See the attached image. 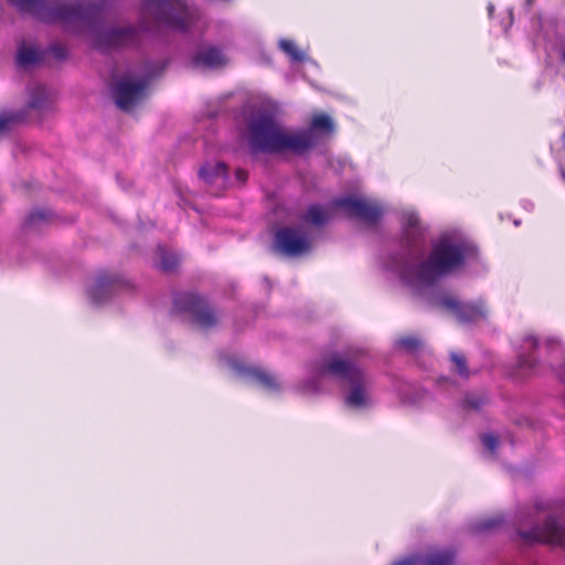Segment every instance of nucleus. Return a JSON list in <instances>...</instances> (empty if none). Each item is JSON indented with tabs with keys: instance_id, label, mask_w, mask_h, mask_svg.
<instances>
[{
	"instance_id": "obj_1",
	"label": "nucleus",
	"mask_w": 565,
	"mask_h": 565,
	"mask_svg": "<svg viewBox=\"0 0 565 565\" xmlns=\"http://www.w3.org/2000/svg\"><path fill=\"white\" fill-rule=\"evenodd\" d=\"M385 267L406 285L423 292L441 279L457 275L468 267L486 271L487 265L477 244L459 228H446L430 242L426 255L391 256Z\"/></svg>"
},
{
	"instance_id": "obj_2",
	"label": "nucleus",
	"mask_w": 565,
	"mask_h": 565,
	"mask_svg": "<svg viewBox=\"0 0 565 565\" xmlns=\"http://www.w3.org/2000/svg\"><path fill=\"white\" fill-rule=\"evenodd\" d=\"M15 7L22 13L46 23H60L72 32L89 33L93 45L109 52L124 46L135 45L139 41V31L135 26H104L98 20L115 0L97 2L63 0H0Z\"/></svg>"
},
{
	"instance_id": "obj_3",
	"label": "nucleus",
	"mask_w": 565,
	"mask_h": 565,
	"mask_svg": "<svg viewBox=\"0 0 565 565\" xmlns=\"http://www.w3.org/2000/svg\"><path fill=\"white\" fill-rule=\"evenodd\" d=\"M337 384L344 405L354 411L372 407V382L361 364L351 355L334 354L308 365L307 375L296 391L307 397L327 394Z\"/></svg>"
},
{
	"instance_id": "obj_4",
	"label": "nucleus",
	"mask_w": 565,
	"mask_h": 565,
	"mask_svg": "<svg viewBox=\"0 0 565 565\" xmlns=\"http://www.w3.org/2000/svg\"><path fill=\"white\" fill-rule=\"evenodd\" d=\"M333 121L326 114L313 115L309 128H289L268 109L254 111L246 126L247 142L253 152L302 154L333 131Z\"/></svg>"
},
{
	"instance_id": "obj_5",
	"label": "nucleus",
	"mask_w": 565,
	"mask_h": 565,
	"mask_svg": "<svg viewBox=\"0 0 565 565\" xmlns=\"http://www.w3.org/2000/svg\"><path fill=\"white\" fill-rule=\"evenodd\" d=\"M166 65L161 61L146 62L139 70H129L115 77L111 95L116 106L124 111H132L146 99L150 82Z\"/></svg>"
},
{
	"instance_id": "obj_6",
	"label": "nucleus",
	"mask_w": 565,
	"mask_h": 565,
	"mask_svg": "<svg viewBox=\"0 0 565 565\" xmlns=\"http://www.w3.org/2000/svg\"><path fill=\"white\" fill-rule=\"evenodd\" d=\"M518 535L525 544L543 543L565 547V519L559 513L543 511L537 505L533 514L520 520Z\"/></svg>"
},
{
	"instance_id": "obj_7",
	"label": "nucleus",
	"mask_w": 565,
	"mask_h": 565,
	"mask_svg": "<svg viewBox=\"0 0 565 565\" xmlns=\"http://www.w3.org/2000/svg\"><path fill=\"white\" fill-rule=\"evenodd\" d=\"M429 303L465 326L486 322L490 316L488 301L483 297L461 300L451 292L436 290L430 295Z\"/></svg>"
},
{
	"instance_id": "obj_8",
	"label": "nucleus",
	"mask_w": 565,
	"mask_h": 565,
	"mask_svg": "<svg viewBox=\"0 0 565 565\" xmlns=\"http://www.w3.org/2000/svg\"><path fill=\"white\" fill-rule=\"evenodd\" d=\"M145 4L159 26L186 31L200 18L199 10L185 0H145Z\"/></svg>"
},
{
	"instance_id": "obj_9",
	"label": "nucleus",
	"mask_w": 565,
	"mask_h": 565,
	"mask_svg": "<svg viewBox=\"0 0 565 565\" xmlns=\"http://www.w3.org/2000/svg\"><path fill=\"white\" fill-rule=\"evenodd\" d=\"M562 339L556 334L540 335L533 330H526L514 341L518 352V365L524 372H534L540 364L536 351L544 347L548 351L557 350Z\"/></svg>"
},
{
	"instance_id": "obj_10",
	"label": "nucleus",
	"mask_w": 565,
	"mask_h": 565,
	"mask_svg": "<svg viewBox=\"0 0 565 565\" xmlns=\"http://www.w3.org/2000/svg\"><path fill=\"white\" fill-rule=\"evenodd\" d=\"M172 310L201 329H209L217 322V317L206 300L192 292L175 294Z\"/></svg>"
},
{
	"instance_id": "obj_11",
	"label": "nucleus",
	"mask_w": 565,
	"mask_h": 565,
	"mask_svg": "<svg viewBox=\"0 0 565 565\" xmlns=\"http://www.w3.org/2000/svg\"><path fill=\"white\" fill-rule=\"evenodd\" d=\"M221 360L246 383L266 393L278 394L284 391V385L279 379L265 369L246 364L242 359L235 355L222 354Z\"/></svg>"
},
{
	"instance_id": "obj_12",
	"label": "nucleus",
	"mask_w": 565,
	"mask_h": 565,
	"mask_svg": "<svg viewBox=\"0 0 565 565\" xmlns=\"http://www.w3.org/2000/svg\"><path fill=\"white\" fill-rule=\"evenodd\" d=\"M332 205L367 225L376 224L386 211L383 202L355 195L335 199Z\"/></svg>"
},
{
	"instance_id": "obj_13",
	"label": "nucleus",
	"mask_w": 565,
	"mask_h": 565,
	"mask_svg": "<svg viewBox=\"0 0 565 565\" xmlns=\"http://www.w3.org/2000/svg\"><path fill=\"white\" fill-rule=\"evenodd\" d=\"M312 235L303 225L285 226L275 233L274 248L289 257L308 253L312 247Z\"/></svg>"
},
{
	"instance_id": "obj_14",
	"label": "nucleus",
	"mask_w": 565,
	"mask_h": 565,
	"mask_svg": "<svg viewBox=\"0 0 565 565\" xmlns=\"http://www.w3.org/2000/svg\"><path fill=\"white\" fill-rule=\"evenodd\" d=\"M399 241L406 248H417L426 241L427 226L414 207H403L398 213Z\"/></svg>"
},
{
	"instance_id": "obj_15",
	"label": "nucleus",
	"mask_w": 565,
	"mask_h": 565,
	"mask_svg": "<svg viewBox=\"0 0 565 565\" xmlns=\"http://www.w3.org/2000/svg\"><path fill=\"white\" fill-rule=\"evenodd\" d=\"M124 285V280L118 275L99 273L88 281L86 295L94 306H99L109 300Z\"/></svg>"
},
{
	"instance_id": "obj_16",
	"label": "nucleus",
	"mask_w": 565,
	"mask_h": 565,
	"mask_svg": "<svg viewBox=\"0 0 565 565\" xmlns=\"http://www.w3.org/2000/svg\"><path fill=\"white\" fill-rule=\"evenodd\" d=\"M193 65L201 70H217L228 63L227 55L215 45L200 47L193 56Z\"/></svg>"
},
{
	"instance_id": "obj_17",
	"label": "nucleus",
	"mask_w": 565,
	"mask_h": 565,
	"mask_svg": "<svg viewBox=\"0 0 565 565\" xmlns=\"http://www.w3.org/2000/svg\"><path fill=\"white\" fill-rule=\"evenodd\" d=\"M454 553L449 550L433 551L425 555L413 554L394 562L392 565H451Z\"/></svg>"
},
{
	"instance_id": "obj_18",
	"label": "nucleus",
	"mask_w": 565,
	"mask_h": 565,
	"mask_svg": "<svg viewBox=\"0 0 565 565\" xmlns=\"http://www.w3.org/2000/svg\"><path fill=\"white\" fill-rule=\"evenodd\" d=\"M199 175L216 191L225 189L228 184V170L223 162H206L201 167Z\"/></svg>"
},
{
	"instance_id": "obj_19",
	"label": "nucleus",
	"mask_w": 565,
	"mask_h": 565,
	"mask_svg": "<svg viewBox=\"0 0 565 565\" xmlns=\"http://www.w3.org/2000/svg\"><path fill=\"white\" fill-rule=\"evenodd\" d=\"M396 393L401 403L414 407H424L430 399V394L428 391L420 387H415L408 383L397 386Z\"/></svg>"
},
{
	"instance_id": "obj_20",
	"label": "nucleus",
	"mask_w": 565,
	"mask_h": 565,
	"mask_svg": "<svg viewBox=\"0 0 565 565\" xmlns=\"http://www.w3.org/2000/svg\"><path fill=\"white\" fill-rule=\"evenodd\" d=\"M45 61L44 50L22 43L18 47L15 62L19 67L29 68Z\"/></svg>"
},
{
	"instance_id": "obj_21",
	"label": "nucleus",
	"mask_w": 565,
	"mask_h": 565,
	"mask_svg": "<svg viewBox=\"0 0 565 565\" xmlns=\"http://www.w3.org/2000/svg\"><path fill=\"white\" fill-rule=\"evenodd\" d=\"M278 49L289 58L290 63H312L313 61L308 56L307 52L300 49L297 43L291 39H280L278 41Z\"/></svg>"
},
{
	"instance_id": "obj_22",
	"label": "nucleus",
	"mask_w": 565,
	"mask_h": 565,
	"mask_svg": "<svg viewBox=\"0 0 565 565\" xmlns=\"http://www.w3.org/2000/svg\"><path fill=\"white\" fill-rule=\"evenodd\" d=\"M551 47L557 54L559 63L565 66V21L555 25L553 35H544Z\"/></svg>"
},
{
	"instance_id": "obj_23",
	"label": "nucleus",
	"mask_w": 565,
	"mask_h": 565,
	"mask_svg": "<svg viewBox=\"0 0 565 565\" xmlns=\"http://www.w3.org/2000/svg\"><path fill=\"white\" fill-rule=\"evenodd\" d=\"M52 100V94L41 84H34L29 88L28 105L32 109L42 110Z\"/></svg>"
},
{
	"instance_id": "obj_24",
	"label": "nucleus",
	"mask_w": 565,
	"mask_h": 565,
	"mask_svg": "<svg viewBox=\"0 0 565 565\" xmlns=\"http://www.w3.org/2000/svg\"><path fill=\"white\" fill-rule=\"evenodd\" d=\"M157 266L167 273L175 269L180 263V257L174 252L161 245L157 248Z\"/></svg>"
},
{
	"instance_id": "obj_25",
	"label": "nucleus",
	"mask_w": 565,
	"mask_h": 565,
	"mask_svg": "<svg viewBox=\"0 0 565 565\" xmlns=\"http://www.w3.org/2000/svg\"><path fill=\"white\" fill-rule=\"evenodd\" d=\"M51 214V211L43 209L32 211L23 222V230L25 232L40 230L43 224L50 221Z\"/></svg>"
},
{
	"instance_id": "obj_26",
	"label": "nucleus",
	"mask_w": 565,
	"mask_h": 565,
	"mask_svg": "<svg viewBox=\"0 0 565 565\" xmlns=\"http://www.w3.org/2000/svg\"><path fill=\"white\" fill-rule=\"evenodd\" d=\"M329 220L327 210L318 204L310 205L303 216V221L308 224L321 226Z\"/></svg>"
},
{
	"instance_id": "obj_27",
	"label": "nucleus",
	"mask_w": 565,
	"mask_h": 565,
	"mask_svg": "<svg viewBox=\"0 0 565 565\" xmlns=\"http://www.w3.org/2000/svg\"><path fill=\"white\" fill-rule=\"evenodd\" d=\"M395 347L397 350L404 351L411 354H417L424 351L423 341L415 335H406L396 340Z\"/></svg>"
},
{
	"instance_id": "obj_28",
	"label": "nucleus",
	"mask_w": 565,
	"mask_h": 565,
	"mask_svg": "<svg viewBox=\"0 0 565 565\" xmlns=\"http://www.w3.org/2000/svg\"><path fill=\"white\" fill-rule=\"evenodd\" d=\"M488 403V396L483 392H470L466 394L461 407L467 412L479 411Z\"/></svg>"
},
{
	"instance_id": "obj_29",
	"label": "nucleus",
	"mask_w": 565,
	"mask_h": 565,
	"mask_svg": "<svg viewBox=\"0 0 565 565\" xmlns=\"http://www.w3.org/2000/svg\"><path fill=\"white\" fill-rule=\"evenodd\" d=\"M450 360L454 364L455 372L462 379H467L469 376V370L466 364V359L461 353L452 352L450 354Z\"/></svg>"
},
{
	"instance_id": "obj_30",
	"label": "nucleus",
	"mask_w": 565,
	"mask_h": 565,
	"mask_svg": "<svg viewBox=\"0 0 565 565\" xmlns=\"http://www.w3.org/2000/svg\"><path fill=\"white\" fill-rule=\"evenodd\" d=\"M483 448L490 456H495L497 449L501 446L502 441L492 433H486L481 436Z\"/></svg>"
},
{
	"instance_id": "obj_31",
	"label": "nucleus",
	"mask_w": 565,
	"mask_h": 565,
	"mask_svg": "<svg viewBox=\"0 0 565 565\" xmlns=\"http://www.w3.org/2000/svg\"><path fill=\"white\" fill-rule=\"evenodd\" d=\"M501 522H502V518L499 515L486 518V519L478 521L475 524V531H477V532L491 531V530L495 529L498 525H500Z\"/></svg>"
},
{
	"instance_id": "obj_32",
	"label": "nucleus",
	"mask_w": 565,
	"mask_h": 565,
	"mask_svg": "<svg viewBox=\"0 0 565 565\" xmlns=\"http://www.w3.org/2000/svg\"><path fill=\"white\" fill-rule=\"evenodd\" d=\"M46 54H52L56 61H64L67 57V50L60 43H53L50 47L44 51Z\"/></svg>"
},
{
	"instance_id": "obj_33",
	"label": "nucleus",
	"mask_w": 565,
	"mask_h": 565,
	"mask_svg": "<svg viewBox=\"0 0 565 565\" xmlns=\"http://www.w3.org/2000/svg\"><path fill=\"white\" fill-rule=\"evenodd\" d=\"M11 120H12L11 116L0 115V134L3 132L9 127V122Z\"/></svg>"
},
{
	"instance_id": "obj_34",
	"label": "nucleus",
	"mask_w": 565,
	"mask_h": 565,
	"mask_svg": "<svg viewBox=\"0 0 565 565\" xmlns=\"http://www.w3.org/2000/svg\"><path fill=\"white\" fill-rule=\"evenodd\" d=\"M238 183L243 184L247 180V173L243 169H237L235 173Z\"/></svg>"
},
{
	"instance_id": "obj_35",
	"label": "nucleus",
	"mask_w": 565,
	"mask_h": 565,
	"mask_svg": "<svg viewBox=\"0 0 565 565\" xmlns=\"http://www.w3.org/2000/svg\"><path fill=\"white\" fill-rule=\"evenodd\" d=\"M558 377L565 384V359L558 370Z\"/></svg>"
},
{
	"instance_id": "obj_36",
	"label": "nucleus",
	"mask_w": 565,
	"mask_h": 565,
	"mask_svg": "<svg viewBox=\"0 0 565 565\" xmlns=\"http://www.w3.org/2000/svg\"><path fill=\"white\" fill-rule=\"evenodd\" d=\"M450 384H452V382H451V381H449L448 379H445V377H443V379H440V380L438 381V385H439V386H446V385H450Z\"/></svg>"
},
{
	"instance_id": "obj_37",
	"label": "nucleus",
	"mask_w": 565,
	"mask_h": 565,
	"mask_svg": "<svg viewBox=\"0 0 565 565\" xmlns=\"http://www.w3.org/2000/svg\"><path fill=\"white\" fill-rule=\"evenodd\" d=\"M493 10H494V7H493V4H491V3H490V4L488 6V13H489V17H491V15H492Z\"/></svg>"
},
{
	"instance_id": "obj_38",
	"label": "nucleus",
	"mask_w": 565,
	"mask_h": 565,
	"mask_svg": "<svg viewBox=\"0 0 565 565\" xmlns=\"http://www.w3.org/2000/svg\"><path fill=\"white\" fill-rule=\"evenodd\" d=\"M561 177H562V180L565 183V169L564 168H561Z\"/></svg>"
},
{
	"instance_id": "obj_39",
	"label": "nucleus",
	"mask_w": 565,
	"mask_h": 565,
	"mask_svg": "<svg viewBox=\"0 0 565 565\" xmlns=\"http://www.w3.org/2000/svg\"><path fill=\"white\" fill-rule=\"evenodd\" d=\"M537 23H539V26H540V31H542V32H543V28H544V26H543V23H542L541 19H539Z\"/></svg>"
},
{
	"instance_id": "obj_40",
	"label": "nucleus",
	"mask_w": 565,
	"mask_h": 565,
	"mask_svg": "<svg viewBox=\"0 0 565 565\" xmlns=\"http://www.w3.org/2000/svg\"><path fill=\"white\" fill-rule=\"evenodd\" d=\"M534 0H526V6L530 7Z\"/></svg>"
}]
</instances>
